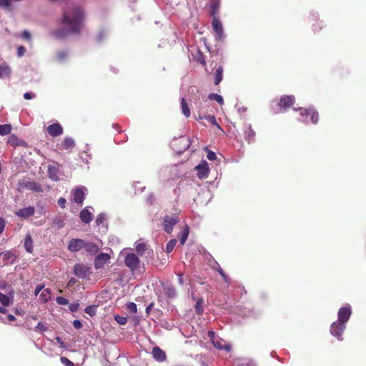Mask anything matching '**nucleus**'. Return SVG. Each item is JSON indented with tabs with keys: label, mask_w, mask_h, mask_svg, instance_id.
<instances>
[{
	"label": "nucleus",
	"mask_w": 366,
	"mask_h": 366,
	"mask_svg": "<svg viewBox=\"0 0 366 366\" xmlns=\"http://www.w3.org/2000/svg\"><path fill=\"white\" fill-rule=\"evenodd\" d=\"M84 19V11L80 6L76 5L69 6L63 14V29L54 31V36L64 38L69 34L79 33L83 28Z\"/></svg>",
	"instance_id": "1"
},
{
	"label": "nucleus",
	"mask_w": 366,
	"mask_h": 366,
	"mask_svg": "<svg viewBox=\"0 0 366 366\" xmlns=\"http://www.w3.org/2000/svg\"><path fill=\"white\" fill-rule=\"evenodd\" d=\"M352 315V308L350 305H346L339 309L337 312V320L333 322L330 328L331 335L336 337L338 341L343 340V332L346 329L347 323Z\"/></svg>",
	"instance_id": "2"
},
{
	"label": "nucleus",
	"mask_w": 366,
	"mask_h": 366,
	"mask_svg": "<svg viewBox=\"0 0 366 366\" xmlns=\"http://www.w3.org/2000/svg\"><path fill=\"white\" fill-rule=\"evenodd\" d=\"M295 97L292 95L282 96L279 101H273L272 108L274 113L283 112L290 107L295 102Z\"/></svg>",
	"instance_id": "3"
},
{
	"label": "nucleus",
	"mask_w": 366,
	"mask_h": 366,
	"mask_svg": "<svg viewBox=\"0 0 366 366\" xmlns=\"http://www.w3.org/2000/svg\"><path fill=\"white\" fill-rule=\"evenodd\" d=\"M297 110L300 112V115L299 121L305 124L317 123L319 119L318 113L313 107H310L309 109L300 107Z\"/></svg>",
	"instance_id": "4"
},
{
	"label": "nucleus",
	"mask_w": 366,
	"mask_h": 366,
	"mask_svg": "<svg viewBox=\"0 0 366 366\" xmlns=\"http://www.w3.org/2000/svg\"><path fill=\"white\" fill-rule=\"evenodd\" d=\"M213 30L214 31V38L217 41H223L226 37L224 33V29L221 21L214 17L212 21Z\"/></svg>",
	"instance_id": "5"
},
{
	"label": "nucleus",
	"mask_w": 366,
	"mask_h": 366,
	"mask_svg": "<svg viewBox=\"0 0 366 366\" xmlns=\"http://www.w3.org/2000/svg\"><path fill=\"white\" fill-rule=\"evenodd\" d=\"M208 336L213 343V345L218 350H230V345L226 341L216 337L214 332L210 330L208 332Z\"/></svg>",
	"instance_id": "6"
},
{
	"label": "nucleus",
	"mask_w": 366,
	"mask_h": 366,
	"mask_svg": "<svg viewBox=\"0 0 366 366\" xmlns=\"http://www.w3.org/2000/svg\"><path fill=\"white\" fill-rule=\"evenodd\" d=\"M124 264L131 271H134L139 268L140 259L134 253H127L124 257Z\"/></svg>",
	"instance_id": "7"
},
{
	"label": "nucleus",
	"mask_w": 366,
	"mask_h": 366,
	"mask_svg": "<svg viewBox=\"0 0 366 366\" xmlns=\"http://www.w3.org/2000/svg\"><path fill=\"white\" fill-rule=\"evenodd\" d=\"M74 274L81 279H88L91 274L89 267L83 264H76L74 266Z\"/></svg>",
	"instance_id": "8"
},
{
	"label": "nucleus",
	"mask_w": 366,
	"mask_h": 366,
	"mask_svg": "<svg viewBox=\"0 0 366 366\" xmlns=\"http://www.w3.org/2000/svg\"><path fill=\"white\" fill-rule=\"evenodd\" d=\"M179 222L176 216L166 215L163 219V227L164 231L169 234L172 232L174 226Z\"/></svg>",
	"instance_id": "9"
},
{
	"label": "nucleus",
	"mask_w": 366,
	"mask_h": 366,
	"mask_svg": "<svg viewBox=\"0 0 366 366\" xmlns=\"http://www.w3.org/2000/svg\"><path fill=\"white\" fill-rule=\"evenodd\" d=\"M178 144H182V147L177 149V152L182 154L189 147L191 141L188 137L182 136L178 139H174V141L172 142V146L176 147Z\"/></svg>",
	"instance_id": "10"
},
{
	"label": "nucleus",
	"mask_w": 366,
	"mask_h": 366,
	"mask_svg": "<svg viewBox=\"0 0 366 366\" xmlns=\"http://www.w3.org/2000/svg\"><path fill=\"white\" fill-rule=\"evenodd\" d=\"M195 169L199 179H205L209 175V168L207 162L205 161L196 166Z\"/></svg>",
	"instance_id": "11"
},
{
	"label": "nucleus",
	"mask_w": 366,
	"mask_h": 366,
	"mask_svg": "<svg viewBox=\"0 0 366 366\" xmlns=\"http://www.w3.org/2000/svg\"><path fill=\"white\" fill-rule=\"evenodd\" d=\"M85 246V242L81 239H72L69 242L68 249L71 252H79Z\"/></svg>",
	"instance_id": "12"
},
{
	"label": "nucleus",
	"mask_w": 366,
	"mask_h": 366,
	"mask_svg": "<svg viewBox=\"0 0 366 366\" xmlns=\"http://www.w3.org/2000/svg\"><path fill=\"white\" fill-rule=\"evenodd\" d=\"M110 256L107 254L102 252L98 254L94 260V267L96 269H100L103 267L106 264L109 262Z\"/></svg>",
	"instance_id": "13"
},
{
	"label": "nucleus",
	"mask_w": 366,
	"mask_h": 366,
	"mask_svg": "<svg viewBox=\"0 0 366 366\" xmlns=\"http://www.w3.org/2000/svg\"><path fill=\"white\" fill-rule=\"evenodd\" d=\"M86 189L84 187L76 188L73 193L74 202L76 204H81L85 198V192Z\"/></svg>",
	"instance_id": "14"
},
{
	"label": "nucleus",
	"mask_w": 366,
	"mask_h": 366,
	"mask_svg": "<svg viewBox=\"0 0 366 366\" xmlns=\"http://www.w3.org/2000/svg\"><path fill=\"white\" fill-rule=\"evenodd\" d=\"M35 212V208L34 207L29 206L27 207H24L22 209H20L14 212V214L21 218H28L29 217H31L34 214Z\"/></svg>",
	"instance_id": "15"
},
{
	"label": "nucleus",
	"mask_w": 366,
	"mask_h": 366,
	"mask_svg": "<svg viewBox=\"0 0 366 366\" xmlns=\"http://www.w3.org/2000/svg\"><path fill=\"white\" fill-rule=\"evenodd\" d=\"M47 132L51 137H56L63 134V128L59 123H55L47 127Z\"/></svg>",
	"instance_id": "16"
},
{
	"label": "nucleus",
	"mask_w": 366,
	"mask_h": 366,
	"mask_svg": "<svg viewBox=\"0 0 366 366\" xmlns=\"http://www.w3.org/2000/svg\"><path fill=\"white\" fill-rule=\"evenodd\" d=\"M48 175L51 180L54 182L59 181V165L57 163H54V164L49 165Z\"/></svg>",
	"instance_id": "17"
},
{
	"label": "nucleus",
	"mask_w": 366,
	"mask_h": 366,
	"mask_svg": "<svg viewBox=\"0 0 366 366\" xmlns=\"http://www.w3.org/2000/svg\"><path fill=\"white\" fill-rule=\"evenodd\" d=\"M7 142L9 145H11L14 147H19V146H21V147L26 146V143L24 140L18 138L14 134H11L8 137Z\"/></svg>",
	"instance_id": "18"
},
{
	"label": "nucleus",
	"mask_w": 366,
	"mask_h": 366,
	"mask_svg": "<svg viewBox=\"0 0 366 366\" xmlns=\"http://www.w3.org/2000/svg\"><path fill=\"white\" fill-rule=\"evenodd\" d=\"M152 356L158 362H163L166 359L165 352L159 347H154L152 351Z\"/></svg>",
	"instance_id": "19"
},
{
	"label": "nucleus",
	"mask_w": 366,
	"mask_h": 366,
	"mask_svg": "<svg viewBox=\"0 0 366 366\" xmlns=\"http://www.w3.org/2000/svg\"><path fill=\"white\" fill-rule=\"evenodd\" d=\"M255 132L252 129L251 124H247L244 127V138L249 142L254 141Z\"/></svg>",
	"instance_id": "20"
},
{
	"label": "nucleus",
	"mask_w": 366,
	"mask_h": 366,
	"mask_svg": "<svg viewBox=\"0 0 366 366\" xmlns=\"http://www.w3.org/2000/svg\"><path fill=\"white\" fill-rule=\"evenodd\" d=\"M79 217L84 223L88 224L92 220V213L87 208H84L81 211Z\"/></svg>",
	"instance_id": "21"
},
{
	"label": "nucleus",
	"mask_w": 366,
	"mask_h": 366,
	"mask_svg": "<svg viewBox=\"0 0 366 366\" xmlns=\"http://www.w3.org/2000/svg\"><path fill=\"white\" fill-rule=\"evenodd\" d=\"M163 292L169 299H173L177 295L174 287L171 285H164Z\"/></svg>",
	"instance_id": "22"
},
{
	"label": "nucleus",
	"mask_w": 366,
	"mask_h": 366,
	"mask_svg": "<svg viewBox=\"0 0 366 366\" xmlns=\"http://www.w3.org/2000/svg\"><path fill=\"white\" fill-rule=\"evenodd\" d=\"M24 246L27 252L32 253L34 249V242L30 234H27L26 235Z\"/></svg>",
	"instance_id": "23"
},
{
	"label": "nucleus",
	"mask_w": 366,
	"mask_h": 366,
	"mask_svg": "<svg viewBox=\"0 0 366 366\" xmlns=\"http://www.w3.org/2000/svg\"><path fill=\"white\" fill-rule=\"evenodd\" d=\"M135 249L137 251V253L139 256H142L144 252L148 249L147 245L141 242L140 240L137 241L134 244Z\"/></svg>",
	"instance_id": "24"
},
{
	"label": "nucleus",
	"mask_w": 366,
	"mask_h": 366,
	"mask_svg": "<svg viewBox=\"0 0 366 366\" xmlns=\"http://www.w3.org/2000/svg\"><path fill=\"white\" fill-rule=\"evenodd\" d=\"M214 265H212V267L214 269H217V272L219 273V274L222 277V278L224 279V282L227 283V284H229V278L228 277V276L225 274V272L222 270V269L220 267L219 264H218V262L215 260H214Z\"/></svg>",
	"instance_id": "25"
},
{
	"label": "nucleus",
	"mask_w": 366,
	"mask_h": 366,
	"mask_svg": "<svg viewBox=\"0 0 366 366\" xmlns=\"http://www.w3.org/2000/svg\"><path fill=\"white\" fill-rule=\"evenodd\" d=\"M223 79V66H219L214 73V84L218 85Z\"/></svg>",
	"instance_id": "26"
},
{
	"label": "nucleus",
	"mask_w": 366,
	"mask_h": 366,
	"mask_svg": "<svg viewBox=\"0 0 366 366\" xmlns=\"http://www.w3.org/2000/svg\"><path fill=\"white\" fill-rule=\"evenodd\" d=\"M311 19L312 21H315V23H312V27L314 31H320L322 29V26H323V23L317 22L318 21V14H311Z\"/></svg>",
	"instance_id": "27"
},
{
	"label": "nucleus",
	"mask_w": 366,
	"mask_h": 366,
	"mask_svg": "<svg viewBox=\"0 0 366 366\" xmlns=\"http://www.w3.org/2000/svg\"><path fill=\"white\" fill-rule=\"evenodd\" d=\"M11 70L8 65L6 64H0V78L8 77L10 74Z\"/></svg>",
	"instance_id": "28"
},
{
	"label": "nucleus",
	"mask_w": 366,
	"mask_h": 366,
	"mask_svg": "<svg viewBox=\"0 0 366 366\" xmlns=\"http://www.w3.org/2000/svg\"><path fill=\"white\" fill-rule=\"evenodd\" d=\"M0 302L4 307L9 306L12 303V297L0 292Z\"/></svg>",
	"instance_id": "29"
},
{
	"label": "nucleus",
	"mask_w": 366,
	"mask_h": 366,
	"mask_svg": "<svg viewBox=\"0 0 366 366\" xmlns=\"http://www.w3.org/2000/svg\"><path fill=\"white\" fill-rule=\"evenodd\" d=\"M62 145L65 149L74 148L75 147V142L71 137H66L64 138Z\"/></svg>",
	"instance_id": "30"
},
{
	"label": "nucleus",
	"mask_w": 366,
	"mask_h": 366,
	"mask_svg": "<svg viewBox=\"0 0 366 366\" xmlns=\"http://www.w3.org/2000/svg\"><path fill=\"white\" fill-rule=\"evenodd\" d=\"M84 248H85L86 251L89 253H96L99 250L98 247L92 242H85Z\"/></svg>",
	"instance_id": "31"
},
{
	"label": "nucleus",
	"mask_w": 366,
	"mask_h": 366,
	"mask_svg": "<svg viewBox=\"0 0 366 366\" xmlns=\"http://www.w3.org/2000/svg\"><path fill=\"white\" fill-rule=\"evenodd\" d=\"M181 107H182V114L186 117H189L190 116V109H189L184 98H182V99H181Z\"/></svg>",
	"instance_id": "32"
},
{
	"label": "nucleus",
	"mask_w": 366,
	"mask_h": 366,
	"mask_svg": "<svg viewBox=\"0 0 366 366\" xmlns=\"http://www.w3.org/2000/svg\"><path fill=\"white\" fill-rule=\"evenodd\" d=\"M11 131V125L9 124H6L3 125H0V135L4 136L10 134Z\"/></svg>",
	"instance_id": "33"
},
{
	"label": "nucleus",
	"mask_w": 366,
	"mask_h": 366,
	"mask_svg": "<svg viewBox=\"0 0 366 366\" xmlns=\"http://www.w3.org/2000/svg\"><path fill=\"white\" fill-rule=\"evenodd\" d=\"M40 298L44 302H46L51 300V290L49 289L44 290L41 295Z\"/></svg>",
	"instance_id": "34"
},
{
	"label": "nucleus",
	"mask_w": 366,
	"mask_h": 366,
	"mask_svg": "<svg viewBox=\"0 0 366 366\" xmlns=\"http://www.w3.org/2000/svg\"><path fill=\"white\" fill-rule=\"evenodd\" d=\"M208 98L210 100H214L217 102L220 105H222L224 104V99L219 94L211 93L209 94Z\"/></svg>",
	"instance_id": "35"
},
{
	"label": "nucleus",
	"mask_w": 366,
	"mask_h": 366,
	"mask_svg": "<svg viewBox=\"0 0 366 366\" xmlns=\"http://www.w3.org/2000/svg\"><path fill=\"white\" fill-rule=\"evenodd\" d=\"M189 235V229L186 227L181 233L179 237V242L182 245H183L187 239Z\"/></svg>",
	"instance_id": "36"
},
{
	"label": "nucleus",
	"mask_w": 366,
	"mask_h": 366,
	"mask_svg": "<svg viewBox=\"0 0 366 366\" xmlns=\"http://www.w3.org/2000/svg\"><path fill=\"white\" fill-rule=\"evenodd\" d=\"M28 188L37 192H42L41 186L39 183L34 182H30L28 185Z\"/></svg>",
	"instance_id": "37"
},
{
	"label": "nucleus",
	"mask_w": 366,
	"mask_h": 366,
	"mask_svg": "<svg viewBox=\"0 0 366 366\" xmlns=\"http://www.w3.org/2000/svg\"><path fill=\"white\" fill-rule=\"evenodd\" d=\"M177 244V239H172L167 244L166 247V252L170 253L173 251L175 245Z\"/></svg>",
	"instance_id": "38"
},
{
	"label": "nucleus",
	"mask_w": 366,
	"mask_h": 366,
	"mask_svg": "<svg viewBox=\"0 0 366 366\" xmlns=\"http://www.w3.org/2000/svg\"><path fill=\"white\" fill-rule=\"evenodd\" d=\"M195 310L198 315H202L203 312V300L199 299L195 305Z\"/></svg>",
	"instance_id": "39"
},
{
	"label": "nucleus",
	"mask_w": 366,
	"mask_h": 366,
	"mask_svg": "<svg viewBox=\"0 0 366 366\" xmlns=\"http://www.w3.org/2000/svg\"><path fill=\"white\" fill-rule=\"evenodd\" d=\"M85 312L88 315H89L91 317L94 316L96 314L97 312V306L95 305H90L85 308L84 310Z\"/></svg>",
	"instance_id": "40"
},
{
	"label": "nucleus",
	"mask_w": 366,
	"mask_h": 366,
	"mask_svg": "<svg viewBox=\"0 0 366 366\" xmlns=\"http://www.w3.org/2000/svg\"><path fill=\"white\" fill-rule=\"evenodd\" d=\"M53 224L58 229L63 227L65 224L64 219L60 217H56L53 221Z\"/></svg>",
	"instance_id": "41"
},
{
	"label": "nucleus",
	"mask_w": 366,
	"mask_h": 366,
	"mask_svg": "<svg viewBox=\"0 0 366 366\" xmlns=\"http://www.w3.org/2000/svg\"><path fill=\"white\" fill-rule=\"evenodd\" d=\"M80 158L84 162L88 163L89 160L91 159V155L89 154L87 151H85L81 153Z\"/></svg>",
	"instance_id": "42"
},
{
	"label": "nucleus",
	"mask_w": 366,
	"mask_h": 366,
	"mask_svg": "<svg viewBox=\"0 0 366 366\" xmlns=\"http://www.w3.org/2000/svg\"><path fill=\"white\" fill-rule=\"evenodd\" d=\"M114 319L121 325H124L127 322V317L123 316L115 315Z\"/></svg>",
	"instance_id": "43"
},
{
	"label": "nucleus",
	"mask_w": 366,
	"mask_h": 366,
	"mask_svg": "<svg viewBox=\"0 0 366 366\" xmlns=\"http://www.w3.org/2000/svg\"><path fill=\"white\" fill-rule=\"evenodd\" d=\"M238 366H254V365L247 360H239L237 361Z\"/></svg>",
	"instance_id": "44"
},
{
	"label": "nucleus",
	"mask_w": 366,
	"mask_h": 366,
	"mask_svg": "<svg viewBox=\"0 0 366 366\" xmlns=\"http://www.w3.org/2000/svg\"><path fill=\"white\" fill-rule=\"evenodd\" d=\"M11 0H0V7L9 10Z\"/></svg>",
	"instance_id": "45"
},
{
	"label": "nucleus",
	"mask_w": 366,
	"mask_h": 366,
	"mask_svg": "<svg viewBox=\"0 0 366 366\" xmlns=\"http://www.w3.org/2000/svg\"><path fill=\"white\" fill-rule=\"evenodd\" d=\"M205 150L207 152V157L209 160L213 161V160L216 159L217 155L214 152H212L208 149H205Z\"/></svg>",
	"instance_id": "46"
},
{
	"label": "nucleus",
	"mask_w": 366,
	"mask_h": 366,
	"mask_svg": "<svg viewBox=\"0 0 366 366\" xmlns=\"http://www.w3.org/2000/svg\"><path fill=\"white\" fill-rule=\"evenodd\" d=\"M56 302H57V304L60 305H66L69 303L67 299H66L64 297H57L56 299Z\"/></svg>",
	"instance_id": "47"
},
{
	"label": "nucleus",
	"mask_w": 366,
	"mask_h": 366,
	"mask_svg": "<svg viewBox=\"0 0 366 366\" xmlns=\"http://www.w3.org/2000/svg\"><path fill=\"white\" fill-rule=\"evenodd\" d=\"M60 361L65 366H74V364L65 357H61Z\"/></svg>",
	"instance_id": "48"
},
{
	"label": "nucleus",
	"mask_w": 366,
	"mask_h": 366,
	"mask_svg": "<svg viewBox=\"0 0 366 366\" xmlns=\"http://www.w3.org/2000/svg\"><path fill=\"white\" fill-rule=\"evenodd\" d=\"M127 309L133 313H136L137 312V305L134 302L128 303Z\"/></svg>",
	"instance_id": "49"
},
{
	"label": "nucleus",
	"mask_w": 366,
	"mask_h": 366,
	"mask_svg": "<svg viewBox=\"0 0 366 366\" xmlns=\"http://www.w3.org/2000/svg\"><path fill=\"white\" fill-rule=\"evenodd\" d=\"M26 52V49L23 46H19L17 48V55L19 57H21L24 55Z\"/></svg>",
	"instance_id": "50"
},
{
	"label": "nucleus",
	"mask_w": 366,
	"mask_h": 366,
	"mask_svg": "<svg viewBox=\"0 0 366 366\" xmlns=\"http://www.w3.org/2000/svg\"><path fill=\"white\" fill-rule=\"evenodd\" d=\"M16 320V317L13 315H8L5 319H2V321L4 323H9L14 322Z\"/></svg>",
	"instance_id": "51"
},
{
	"label": "nucleus",
	"mask_w": 366,
	"mask_h": 366,
	"mask_svg": "<svg viewBox=\"0 0 366 366\" xmlns=\"http://www.w3.org/2000/svg\"><path fill=\"white\" fill-rule=\"evenodd\" d=\"M21 36L23 39H24L27 41H31V34L27 30L23 31V32L21 34Z\"/></svg>",
	"instance_id": "52"
},
{
	"label": "nucleus",
	"mask_w": 366,
	"mask_h": 366,
	"mask_svg": "<svg viewBox=\"0 0 366 366\" xmlns=\"http://www.w3.org/2000/svg\"><path fill=\"white\" fill-rule=\"evenodd\" d=\"M206 119H207L210 123H212L213 125L217 126L219 128H220L219 125L217 123L216 119L214 116H208L206 117Z\"/></svg>",
	"instance_id": "53"
},
{
	"label": "nucleus",
	"mask_w": 366,
	"mask_h": 366,
	"mask_svg": "<svg viewBox=\"0 0 366 366\" xmlns=\"http://www.w3.org/2000/svg\"><path fill=\"white\" fill-rule=\"evenodd\" d=\"M105 219V215L104 214H99L96 219V223L97 225L101 224L104 220Z\"/></svg>",
	"instance_id": "54"
},
{
	"label": "nucleus",
	"mask_w": 366,
	"mask_h": 366,
	"mask_svg": "<svg viewBox=\"0 0 366 366\" xmlns=\"http://www.w3.org/2000/svg\"><path fill=\"white\" fill-rule=\"evenodd\" d=\"M55 340L57 344L59 345L60 347L61 348H66L65 343L62 341L61 338L60 337H56Z\"/></svg>",
	"instance_id": "55"
},
{
	"label": "nucleus",
	"mask_w": 366,
	"mask_h": 366,
	"mask_svg": "<svg viewBox=\"0 0 366 366\" xmlns=\"http://www.w3.org/2000/svg\"><path fill=\"white\" fill-rule=\"evenodd\" d=\"M46 330H47L46 327L40 322L38 323V325L36 327V330H39V331L44 332V331H46Z\"/></svg>",
	"instance_id": "56"
},
{
	"label": "nucleus",
	"mask_w": 366,
	"mask_h": 366,
	"mask_svg": "<svg viewBox=\"0 0 366 366\" xmlns=\"http://www.w3.org/2000/svg\"><path fill=\"white\" fill-rule=\"evenodd\" d=\"M66 203V199H65V198H64V197H60V198L58 199V204H59L61 208H64V207H65Z\"/></svg>",
	"instance_id": "57"
},
{
	"label": "nucleus",
	"mask_w": 366,
	"mask_h": 366,
	"mask_svg": "<svg viewBox=\"0 0 366 366\" xmlns=\"http://www.w3.org/2000/svg\"><path fill=\"white\" fill-rule=\"evenodd\" d=\"M73 326L76 329H80L82 327V324L80 320H75L73 322Z\"/></svg>",
	"instance_id": "58"
},
{
	"label": "nucleus",
	"mask_w": 366,
	"mask_h": 366,
	"mask_svg": "<svg viewBox=\"0 0 366 366\" xmlns=\"http://www.w3.org/2000/svg\"><path fill=\"white\" fill-rule=\"evenodd\" d=\"M35 97V95L31 92H26L24 94V98L25 99H32Z\"/></svg>",
	"instance_id": "59"
},
{
	"label": "nucleus",
	"mask_w": 366,
	"mask_h": 366,
	"mask_svg": "<svg viewBox=\"0 0 366 366\" xmlns=\"http://www.w3.org/2000/svg\"><path fill=\"white\" fill-rule=\"evenodd\" d=\"M5 225V220L2 217H0V234L4 232Z\"/></svg>",
	"instance_id": "60"
},
{
	"label": "nucleus",
	"mask_w": 366,
	"mask_h": 366,
	"mask_svg": "<svg viewBox=\"0 0 366 366\" xmlns=\"http://www.w3.org/2000/svg\"><path fill=\"white\" fill-rule=\"evenodd\" d=\"M43 288H44V285H38L35 288V291H34L35 296H37L40 293V292L43 290Z\"/></svg>",
	"instance_id": "61"
},
{
	"label": "nucleus",
	"mask_w": 366,
	"mask_h": 366,
	"mask_svg": "<svg viewBox=\"0 0 366 366\" xmlns=\"http://www.w3.org/2000/svg\"><path fill=\"white\" fill-rule=\"evenodd\" d=\"M79 308V304L78 303H73L69 305V310L71 312H76Z\"/></svg>",
	"instance_id": "62"
},
{
	"label": "nucleus",
	"mask_w": 366,
	"mask_h": 366,
	"mask_svg": "<svg viewBox=\"0 0 366 366\" xmlns=\"http://www.w3.org/2000/svg\"><path fill=\"white\" fill-rule=\"evenodd\" d=\"M77 280L74 278V277H71L69 280V282H68V286L71 287V286H73L74 285H75L76 283Z\"/></svg>",
	"instance_id": "63"
},
{
	"label": "nucleus",
	"mask_w": 366,
	"mask_h": 366,
	"mask_svg": "<svg viewBox=\"0 0 366 366\" xmlns=\"http://www.w3.org/2000/svg\"><path fill=\"white\" fill-rule=\"evenodd\" d=\"M247 111V108L244 107H237V112L239 114H242Z\"/></svg>",
	"instance_id": "64"
}]
</instances>
